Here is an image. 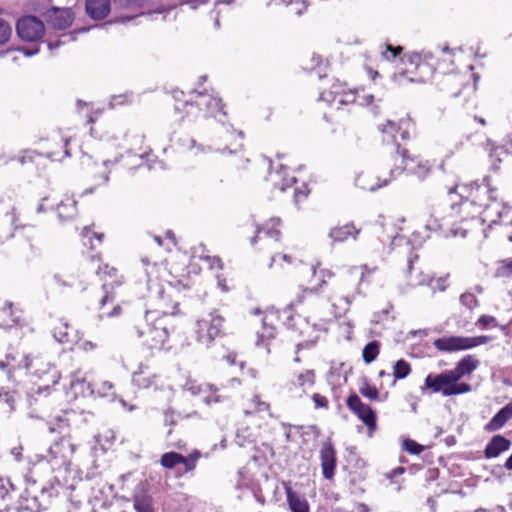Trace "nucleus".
<instances>
[{
    "label": "nucleus",
    "instance_id": "4c0bfd02",
    "mask_svg": "<svg viewBox=\"0 0 512 512\" xmlns=\"http://www.w3.org/2000/svg\"><path fill=\"white\" fill-rule=\"evenodd\" d=\"M380 344L374 340L365 345L362 351V357L365 363H372L379 355Z\"/></svg>",
    "mask_w": 512,
    "mask_h": 512
},
{
    "label": "nucleus",
    "instance_id": "ea45409f",
    "mask_svg": "<svg viewBox=\"0 0 512 512\" xmlns=\"http://www.w3.org/2000/svg\"><path fill=\"white\" fill-rule=\"evenodd\" d=\"M115 162L110 160H104L101 166L95 173V179L98 185L106 184L109 180L110 166L114 165Z\"/></svg>",
    "mask_w": 512,
    "mask_h": 512
},
{
    "label": "nucleus",
    "instance_id": "f8f14e48",
    "mask_svg": "<svg viewBox=\"0 0 512 512\" xmlns=\"http://www.w3.org/2000/svg\"><path fill=\"white\" fill-rule=\"evenodd\" d=\"M346 405L367 426L369 436H372L377 429L376 414L372 408L363 403L356 394L347 398Z\"/></svg>",
    "mask_w": 512,
    "mask_h": 512
},
{
    "label": "nucleus",
    "instance_id": "20e7f679",
    "mask_svg": "<svg viewBox=\"0 0 512 512\" xmlns=\"http://www.w3.org/2000/svg\"><path fill=\"white\" fill-rule=\"evenodd\" d=\"M397 161H395V168L390 170V179H385L381 184L373 185L369 188L371 191H375L382 186H385L393 179L396 175H399L402 171L406 170L409 173L415 175L420 180H425L432 172L433 165L429 161H423L409 156L407 149L396 146Z\"/></svg>",
    "mask_w": 512,
    "mask_h": 512
},
{
    "label": "nucleus",
    "instance_id": "bb28decb",
    "mask_svg": "<svg viewBox=\"0 0 512 512\" xmlns=\"http://www.w3.org/2000/svg\"><path fill=\"white\" fill-rule=\"evenodd\" d=\"M53 279L57 285L64 288H79L80 291L83 293L88 290V285L80 274L74 275L73 273H55L53 275Z\"/></svg>",
    "mask_w": 512,
    "mask_h": 512
},
{
    "label": "nucleus",
    "instance_id": "603ef678",
    "mask_svg": "<svg viewBox=\"0 0 512 512\" xmlns=\"http://www.w3.org/2000/svg\"><path fill=\"white\" fill-rule=\"evenodd\" d=\"M13 490L14 485L9 479L0 478V500H4Z\"/></svg>",
    "mask_w": 512,
    "mask_h": 512
},
{
    "label": "nucleus",
    "instance_id": "dca6fc26",
    "mask_svg": "<svg viewBox=\"0 0 512 512\" xmlns=\"http://www.w3.org/2000/svg\"><path fill=\"white\" fill-rule=\"evenodd\" d=\"M200 458V453L195 451L188 456H183L177 452L164 453L160 458V464L166 469H173L177 465L182 464L184 466V472L193 471L196 467V463Z\"/></svg>",
    "mask_w": 512,
    "mask_h": 512
},
{
    "label": "nucleus",
    "instance_id": "c756f323",
    "mask_svg": "<svg viewBox=\"0 0 512 512\" xmlns=\"http://www.w3.org/2000/svg\"><path fill=\"white\" fill-rule=\"evenodd\" d=\"M397 129L398 123H394L392 121H387V123L382 125L380 128L383 134V141L390 145L389 153L395 161H397L396 146L398 145L402 148L400 144L397 143Z\"/></svg>",
    "mask_w": 512,
    "mask_h": 512
},
{
    "label": "nucleus",
    "instance_id": "9d476101",
    "mask_svg": "<svg viewBox=\"0 0 512 512\" xmlns=\"http://www.w3.org/2000/svg\"><path fill=\"white\" fill-rule=\"evenodd\" d=\"M490 336L481 335L475 337L446 336L436 339L434 347L441 352H456L471 349L489 342Z\"/></svg>",
    "mask_w": 512,
    "mask_h": 512
},
{
    "label": "nucleus",
    "instance_id": "09e8293b",
    "mask_svg": "<svg viewBox=\"0 0 512 512\" xmlns=\"http://www.w3.org/2000/svg\"><path fill=\"white\" fill-rule=\"evenodd\" d=\"M66 417V411L63 412L62 415L58 416L56 418V427L55 426H50L49 427V431L50 432H59V433H64L66 430H70V429H73V426H66L65 425V421L64 418Z\"/></svg>",
    "mask_w": 512,
    "mask_h": 512
},
{
    "label": "nucleus",
    "instance_id": "58836bf2",
    "mask_svg": "<svg viewBox=\"0 0 512 512\" xmlns=\"http://www.w3.org/2000/svg\"><path fill=\"white\" fill-rule=\"evenodd\" d=\"M134 508L137 512H154L152 499L147 495H136L134 497Z\"/></svg>",
    "mask_w": 512,
    "mask_h": 512
},
{
    "label": "nucleus",
    "instance_id": "f257e3e1",
    "mask_svg": "<svg viewBox=\"0 0 512 512\" xmlns=\"http://www.w3.org/2000/svg\"><path fill=\"white\" fill-rule=\"evenodd\" d=\"M23 367L34 377L43 383L38 386L37 390L30 395V404L38 401L37 396L42 393H48L49 389L56 385L60 380L59 371L55 366L51 365L43 357L26 355L23 360Z\"/></svg>",
    "mask_w": 512,
    "mask_h": 512
},
{
    "label": "nucleus",
    "instance_id": "393cba45",
    "mask_svg": "<svg viewBox=\"0 0 512 512\" xmlns=\"http://www.w3.org/2000/svg\"><path fill=\"white\" fill-rule=\"evenodd\" d=\"M17 220L14 207L0 219V245L14 236Z\"/></svg>",
    "mask_w": 512,
    "mask_h": 512
},
{
    "label": "nucleus",
    "instance_id": "c85d7f7f",
    "mask_svg": "<svg viewBox=\"0 0 512 512\" xmlns=\"http://www.w3.org/2000/svg\"><path fill=\"white\" fill-rule=\"evenodd\" d=\"M159 377L148 371L147 365L140 364L138 370L132 375V382L135 386L147 389L153 385H157Z\"/></svg>",
    "mask_w": 512,
    "mask_h": 512
},
{
    "label": "nucleus",
    "instance_id": "49530a36",
    "mask_svg": "<svg viewBox=\"0 0 512 512\" xmlns=\"http://www.w3.org/2000/svg\"><path fill=\"white\" fill-rule=\"evenodd\" d=\"M359 392L362 396L369 400H378L379 392L375 386H371L368 382H365L360 388Z\"/></svg>",
    "mask_w": 512,
    "mask_h": 512
},
{
    "label": "nucleus",
    "instance_id": "a878e982",
    "mask_svg": "<svg viewBox=\"0 0 512 512\" xmlns=\"http://www.w3.org/2000/svg\"><path fill=\"white\" fill-rule=\"evenodd\" d=\"M512 418V401L502 407L492 418L485 424L486 432H495L500 430Z\"/></svg>",
    "mask_w": 512,
    "mask_h": 512
},
{
    "label": "nucleus",
    "instance_id": "052dcab7",
    "mask_svg": "<svg viewBox=\"0 0 512 512\" xmlns=\"http://www.w3.org/2000/svg\"><path fill=\"white\" fill-rule=\"evenodd\" d=\"M295 182H296V178L294 176H292L289 178H285L281 185L278 183H275V187L279 188L281 191H285L286 188L290 187Z\"/></svg>",
    "mask_w": 512,
    "mask_h": 512
},
{
    "label": "nucleus",
    "instance_id": "6e6d98bb",
    "mask_svg": "<svg viewBox=\"0 0 512 512\" xmlns=\"http://www.w3.org/2000/svg\"><path fill=\"white\" fill-rule=\"evenodd\" d=\"M319 292V288H306L305 290L302 291L301 294H299L296 299L294 301L291 302V306H294V305H299V304H302L303 301H304V298L307 294H313V293H318Z\"/></svg>",
    "mask_w": 512,
    "mask_h": 512
},
{
    "label": "nucleus",
    "instance_id": "338daca9",
    "mask_svg": "<svg viewBox=\"0 0 512 512\" xmlns=\"http://www.w3.org/2000/svg\"><path fill=\"white\" fill-rule=\"evenodd\" d=\"M164 421L166 424H170V425L175 424L174 414L166 412Z\"/></svg>",
    "mask_w": 512,
    "mask_h": 512
},
{
    "label": "nucleus",
    "instance_id": "c9c22d12",
    "mask_svg": "<svg viewBox=\"0 0 512 512\" xmlns=\"http://www.w3.org/2000/svg\"><path fill=\"white\" fill-rule=\"evenodd\" d=\"M321 98L327 101L337 102V104H347L355 101V95L351 92L349 93H340V86L334 85L332 90L327 92H323L321 94Z\"/></svg>",
    "mask_w": 512,
    "mask_h": 512
},
{
    "label": "nucleus",
    "instance_id": "1a4fd4ad",
    "mask_svg": "<svg viewBox=\"0 0 512 512\" xmlns=\"http://www.w3.org/2000/svg\"><path fill=\"white\" fill-rule=\"evenodd\" d=\"M458 192L459 195L480 208H487L489 201L497 199L496 190L488 183L472 182L470 184L456 185L449 190V193Z\"/></svg>",
    "mask_w": 512,
    "mask_h": 512
},
{
    "label": "nucleus",
    "instance_id": "b1692460",
    "mask_svg": "<svg viewBox=\"0 0 512 512\" xmlns=\"http://www.w3.org/2000/svg\"><path fill=\"white\" fill-rule=\"evenodd\" d=\"M511 444V441L503 435H494L485 446L484 457L486 459L496 458L508 451Z\"/></svg>",
    "mask_w": 512,
    "mask_h": 512
},
{
    "label": "nucleus",
    "instance_id": "aec40b11",
    "mask_svg": "<svg viewBox=\"0 0 512 512\" xmlns=\"http://www.w3.org/2000/svg\"><path fill=\"white\" fill-rule=\"evenodd\" d=\"M276 316L273 313H266L262 318V330L257 332V347H264L267 353H270V341L275 338L276 328L274 320Z\"/></svg>",
    "mask_w": 512,
    "mask_h": 512
},
{
    "label": "nucleus",
    "instance_id": "680f3d73",
    "mask_svg": "<svg viewBox=\"0 0 512 512\" xmlns=\"http://www.w3.org/2000/svg\"><path fill=\"white\" fill-rule=\"evenodd\" d=\"M405 472V468L403 467H396L392 469L389 473L386 474V477L390 480H392L394 477H397L399 475H402Z\"/></svg>",
    "mask_w": 512,
    "mask_h": 512
},
{
    "label": "nucleus",
    "instance_id": "e2e57ef3",
    "mask_svg": "<svg viewBox=\"0 0 512 512\" xmlns=\"http://www.w3.org/2000/svg\"><path fill=\"white\" fill-rule=\"evenodd\" d=\"M81 164L86 168H90L93 164L92 157L88 154H83L81 158Z\"/></svg>",
    "mask_w": 512,
    "mask_h": 512
},
{
    "label": "nucleus",
    "instance_id": "72a5a7b5",
    "mask_svg": "<svg viewBox=\"0 0 512 512\" xmlns=\"http://www.w3.org/2000/svg\"><path fill=\"white\" fill-rule=\"evenodd\" d=\"M71 332L72 327L64 319H59L53 327V337L59 343H72L74 339L71 335Z\"/></svg>",
    "mask_w": 512,
    "mask_h": 512
},
{
    "label": "nucleus",
    "instance_id": "39448f33",
    "mask_svg": "<svg viewBox=\"0 0 512 512\" xmlns=\"http://www.w3.org/2000/svg\"><path fill=\"white\" fill-rule=\"evenodd\" d=\"M142 344L150 349H161L169 337L164 318L154 319V313L146 312L143 323L135 327Z\"/></svg>",
    "mask_w": 512,
    "mask_h": 512
},
{
    "label": "nucleus",
    "instance_id": "4d7b16f0",
    "mask_svg": "<svg viewBox=\"0 0 512 512\" xmlns=\"http://www.w3.org/2000/svg\"><path fill=\"white\" fill-rule=\"evenodd\" d=\"M409 62L411 64H415L416 65V69H419V70L424 69V70H427V72L431 71L430 67L427 64L421 62V58H420L419 54L411 55L409 57Z\"/></svg>",
    "mask_w": 512,
    "mask_h": 512
},
{
    "label": "nucleus",
    "instance_id": "864d4df0",
    "mask_svg": "<svg viewBox=\"0 0 512 512\" xmlns=\"http://www.w3.org/2000/svg\"><path fill=\"white\" fill-rule=\"evenodd\" d=\"M312 400H313V403H314V406L316 409H319V408L327 409L329 407L328 399L319 393H314L312 395Z\"/></svg>",
    "mask_w": 512,
    "mask_h": 512
},
{
    "label": "nucleus",
    "instance_id": "f704fd0d",
    "mask_svg": "<svg viewBox=\"0 0 512 512\" xmlns=\"http://www.w3.org/2000/svg\"><path fill=\"white\" fill-rule=\"evenodd\" d=\"M287 502L292 512H309V505L305 498L286 487Z\"/></svg>",
    "mask_w": 512,
    "mask_h": 512
},
{
    "label": "nucleus",
    "instance_id": "e433bc0d",
    "mask_svg": "<svg viewBox=\"0 0 512 512\" xmlns=\"http://www.w3.org/2000/svg\"><path fill=\"white\" fill-rule=\"evenodd\" d=\"M92 414L85 411L69 410L66 411L65 421L66 426H73V428H80L81 425L89 422Z\"/></svg>",
    "mask_w": 512,
    "mask_h": 512
},
{
    "label": "nucleus",
    "instance_id": "69168bd1",
    "mask_svg": "<svg viewBox=\"0 0 512 512\" xmlns=\"http://www.w3.org/2000/svg\"><path fill=\"white\" fill-rule=\"evenodd\" d=\"M474 512H506L505 508L503 506H495L494 508L487 510V509H477Z\"/></svg>",
    "mask_w": 512,
    "mask_h": 512
},
{
    "label": "nucleus",
    "instance_id": "6ab92c4d",
    "mask_svg": "<svg viewBox=\"0 0 512 512\" xmlns=\"http://www.w3.org/2000/svg\"><path fill=\"white\" fill-rule=\"evenodd\" d=\"M319 458L323 477L327 480H332L336 469V450L330 440L322 443Z\"/></svg>",
    "mask_w": 512,
    "mask_h": 512
},
{
    "label": "nucleus",
    "instance_id": "7c9ffc66",
    "mask_svg": "<svg viewBox=\"0 0 512 512\" xmlns=\"http://www.w3.org/2000/svg\"><path fill=\"white\" fill-rule=\"evenodd\" d=\"M0 312L3 316V322L1 326L12 327L18 325L21 321L22 311L13 308V303L5 301L3 306L0 308Z\"/></svg>",
    "mask_w": 512,
    "mask_h": 512
},
{
    "label": "nucleus",
    "instance_id": "f3484780",
    "mask_svg": "<svg viewBox=\"0 0 512 512\" xmlns=\"http://www.w3.org/2000/svg\"><path fill=\"white\" fill-rule=\"evenodd\" d=\"M48 25L55 30H65L74 21L75 15L71 8L52 7L44 14Z\"/></svg>",
    "mask_w": 512,
    "mask_h": 512
},
{
    "label": "nucleus",
    "instance_id": "0e129e2a",
    "mask_svg": "<svg viewBox=\"0 0 512 512\" xmlns=\"http://www.w3.org/2000/svg\"><path fill=\"white\" fill-rule=\"evenodd\" d=\"M503 269L509 276H512V258L503 262Z\"/></svg>",
    "mask_w": 512,
    "mask_h": 512
},
{
    "label": "nucleus",
    "instance_id": "0eeeda50",
    "mask_svg": "<svg viewBox=\"0 0 512 512\" xmlns=\"http://www.w3.org/2000/svg\"><path fill=\"white\" fill-rule=\"evenodd\" d=\"M424 389H429L432 393H441L443 396H453L469 392L471 386L459 383L451 370H445L439 374H428L422 387V390Z\"/></svg>",
    "mask_w": 512,
    "mask_h": 512
},
{
    "label": "nucleus",
    "instance_id": "37998d69",
    "mask_svg": "<svg viewBox=\"0 0 512 512\" xmlns=\"http://www.w3.org/2000/svg\"><path fill=\"white\" fill-rule=\"evenodd\" d=\"M402 50L403 48L401 46L383 44L381 46V55L385 60L393 61L402 53Z\"/></svg>",
    "mask_w": 512,
    "mask_h": 512
},
{
    "label": "nucleus",
    "instance_id": "de8ad7c7",
    "mask_svg": "<svg viewBox=\"0 0 512 512\" xmlns=\"http://www.w3.org/2000/svg\"><path fill=\"white\" fill-rule=\"evenodd\" d=\"M403 448L410 454L419 455L424 447L412 439H406L403 442Z\"/></svg>",
    "mask_w": 512,
    "mask_h": 512
},
{
    "label": "nucleus",
    "instance_id": "2f4dec72",
    "mask_svg": "<svg viewBox=\"0 0 512 512\" xmlns=\"http://www.w3.org/2000/svg\"><path fill=\"white\" fill-rule=\"evenodd\" d=\"M479 365V360L472 355L463 357L451 371L460 380L465 375L471 374Z\"/></svg>",
    "mask_w": 512,
    "mask_h": 512
},
{
    "label": "nucleus",
    "instance_id": "ddd939ff",
    "mask_svg": "<svg viewBox=\"0 0 512 512\" xmlns=\"http://www.w3.org/2000/svg\"><path fill=\"white\" fill-rule=\"evenodd\" d=\"M54 495L55 490L53 487H42L40 495H32L30 491L26 490L25 493L21 495L20 506L22 509L30 512H41L47 509Z\"/></svg>",
    "mask_w": 512,
    "mask_h": 512
},
{
    "label": "nucleus",
    "instance_id": "412c9836",
    "mask_svg": "<svg viewBox=\"0 0 512 512\" xmlns=\"http://www.w3.org/2000/svg\"><path fill=\"white\" fill-rule=\"evenodd\" d=\"M418 260V255L411 254L407 259L406 268L404 270L407 284L410 287H416L428 284L431 280L428 274L423 273L421 270L415 269L414 263Z\"/></svg>",
    "mask_w": 512,
    "mask_h": 512
},
{
    "label": "nucleus",
    "instance_id": "423d86ee",
    "mask_svg": "<svg viewBox=\"0 0 512 512\" xmlns=\"http://www.w3.org/2000/svg\"><path fill=\"white\" fill-rule=\"evenodd\" d=\"M225 318L216 309L195 322L194 334L198 344L209 348L223 335Z\"/></svg>",
    "mask_w": 512,
    "mask_h": 512
},
{
    "label": "nucleus",
    "instance_id": "a19ab883",
    "mask_svg": "<svg viewBox=\"0 0 512 512\" xmlns=\"http://www.w3.org/2000/svg\"><path fill=\"white\" fill-rule=\"evenodd\" d=\"M250 404L252 406V409L246 410L245 411L246 415L267 412L270 410V404L265 401H262L261 397L259 395H254L250 400Z\"/></svg>",
    "mask_w": 512,
    "mask_h": 512
},
{
    "label": "nucleus",
    "instance_id": "8fccbe9b",
    "mask_svg": "<svg viewBox=\"0 0 512 512\" xmlns=\"http://www.w3.org/2000/svg\"><path fill=\"white\" fill-rule=\"evenodd\" d=\"M460 302L462 305L469 309H473L474 307L478 306V300L476 296L470 292L463 293L460 296Z\"/></svg>",
    "mask_w": 512,
    "mask_h": 512
},
{
    "label": "nucleus",
    "instance_id": "a211bd4d",
    "mask_svg": "<svg viewBox=\"0 0 512 512\" xmlns=\"http://www.w3.org/2000/svg\"><path fill=\"white\" fill-rule=\"evenodd\" d=\"M115 7L124 11L113 22L125 23L145 14L146 0H115Z\"/></svg>",
    "mask_w": 512,
    "mask_h": 512
},
{
    "label": "nucleus",
    "instance_id": "5701e85b",
    "mask_svg": "<svg viewBox=\"0 0 512 512\" xmlns=\"http://www.w3.org/2000/svg\"><path fill=\"white\" fill-rule=\"evenodd\" d=\"M360 232L361 228H357L354 223L350 222L331 228L328 237L332 243H343L349 239L357 240Z\"/></svg>",
    "mask_w": 512,
    "mask_h": 512
},
{
    "label": "nucleus",
    "instance_id": "c03bdc74",
    "mask_svg": "<svg viewBox=\"0 0 512 512\" xmlns=\"http://www.w3.org/2000/svg\"><path fill=\"white\" fill-rule=\"evenodd\" d=\"M297 384L299 387H312L315 384L314 370H306L300 373L297 377Z\"/></svg>",
    "mask_w": 512,
    "mask_h": 512
},
{
    "label": "nucleus",
    "instance_id": "3c124183",
    "mask_svg": "<svg viewBox=\"0 0 512 512\" xmlns=\"http://www.w3.org/2000/svg\"><path fill=\"white\" fill-rule=\"evenodd\" d=\"M0 402L7 404L11 411L14 410L16 403L15 392L0 391Z\"/></svg>",
    "mask_w": 512,
    "mask_h": 512
},
{
    "label": "nucleus",
    "instance_id": "bf43d9fd",
    "mask_svg": "<svg viewBox=\"0 0 512 512\" xmlns=\"http://www.w3.org/2000/svg\"><path fill=\"white\" fill-rule=\"evenodd\" d=\"M319 273L320 283L316 288H319L320 290L322 286L326 284V280L331 279L334 276V273L328 269H320Z\"/></svg>",
    "mask_w": 512,
    "mask_h": 512
},
{
    "label": "nucleus",
    "instance_id": "473e14b6",
    "mask_svg": "<svg viewBox=\"0 0 512 512\" xmlns=\"http://www.w3.org/2000/svg\"><path fill=\"white\" fill-rule=\"evenodd\" d=\"M58 218L61 221H68L77 215V202L73 198L67 197L56 207Z\"/></svg>",
    "mask_w": 512,
    "mask_h": 512
},
{
    "label": "nucleus",
    "instance_id": "5fc2aeb1",
    "mask_svg": "<svg viewBox=\"0 0 512 512\" xmlns=\"http://www.w3.org/2000/svg\"><path fill=\"white\" fill-rule=\"evenodd\" d=\"M477 325L481 326L482 328H487L490 326L496 327L497 326V320L495 317L490 315H482L479 317L477 321Z\"/></svg>",
    "mask_w": 512,
    "mask_h": 512
},
{
    "label": "nucleus",
    "instance_id": "9b49d317",
    "mask_svg": "<svg viewBox=\"0 0 512 512\" xmlns=\"http://www.w3.org/2000/svg\"><path fill=\"white\" fill-rule=\"evenodd\" d=\"M111 285L104 283L101 287H94L85 295V301L95 308L102 310V316L113 317L121 313V307L114 305L112 310L104 311L107 304H114L115 295L111 291Z\"/></svg>",
    "mask_w": 512,
    "mask_h": 512
},
{
    "label": "nucleus",
    "instance_id": "774afa93",
    "mask_svg": "<svg viewBox=\"0 0 512 512\" xmlns=\"http://www.w3.org/2000/svg\"><path fill=\"white\" fill-rule=\"evenodd\" d=\"M504 467L507 470H512V454L506 459Z\"/></svg>",
    "mask_w": 512,
    "mask_h": 512
},
{
    "label": "nucleus",
    "instance_id": "2eb2a0df",
    "mask_svg": "<svg viewBox=\"0 0 512 512\" xmlns=\"http://www.w3.org/2000/svg\"><path fill=\"white\" fill-rule=\"evenodd\" d=\"M44 24L35 16H26L18 20L16 31L18 36L25 41H36L44 34Z\"/></svg>",
    "mask_w": 512,
    "mask_h": 512
},
{
    "label": "nucleus",
    "instance_id": "7ed1b4c3",
    "mask_svg": "<svg viewBox=\"0 0 512 512\" xmlns=\"http://www.w3.org/2000/svg\"><path fill=\"white\" fill-rule=\"evenodd\" d=\"M183 106L187 109L186 115L195 118L202 110L205 112V117H213L220 122H223L226 116L221 99L206 92L193 91L190 99L183 101Z\"/></svg>",
    "mask_w": 512,
    "mask_h": 512
},
{
    "label": "nucleus",
    "instance_id": "a18cd8bd",
    "mask_svg": "<svg viewBox=\"0 0 512 512\" xmlns=\"http://www.w3.org/2000/svg\"><path fill=\"white\" fill-rule=\"evenodd\" d=\"M414 128V123L411 119H401L398 123L397 134L400 135L402 140L410 138V131Z\"/></svg>",
    "mask_w": 512,
    "mask_h": 512
},
{
    "label": "nucleus",
    "instance_id": "4468645a",
    "mask_svg": "<svg viewBox=\"0 0 512 512\" xmlns=\"http://www.w3.org/2000/svg\"><path fill=\"white\" fill-rule=\"evenodd\" d=\"M52 142L55 146L47 149L43 153H38L35 150L25 151V155L20 159L21 163H25L26 159L32 160L33 155H44L52 161H61L62 159L70 156L68 149L69 140L67 138L57 134L52 138Z\"/></svg>",
    "mask_w": 512,
    "mask_h": 512
},
{
    "label": "nucleus",
    "instance_id": "cd10ccee",
    "mask_svg": "<svg viewBox=\"0 0 512 512\" xmlns=\"http://www.w3.org/2000/svg\"><path fill=\"white\" fill-rule=\"evenodd\" d=\"M110 0H86L85 10L87 15L94 20L104 19L110 12Z\"/></svg>",
    "mask_w": 512,
    "mask_h": 512
},
{
    "label": "nucleus",
    "instance_id": "79ce46f5",
    "mask_svg": "<svg viewBox=\"0 0 512 512\" xmlns=\"http://www.w3.org/2000/svg\"><path fill=\"white\" fill-rule=\"evenodd\" d=\"M411 373V366L410 364L400 359L397 362H395L393 366V376L395 379H404Z\"/></svg>",
    "mask_w": 512,
    "mask_h": 512
},
{
    "label": "nucleus",
    "instance_id": "13d9d810",
    "mask_svg": "<svg viewBox=\"0 0 512 512\" xmlns=\"http://www.w3.org/2000/svg\"><path fill=\"white\" fill-rule=\"evenodd\" d=\"M96 273L97 274H105V275H108L110 277H113V276H116L117 274V269L114 268V267H109L108 264H104V265H100L98 266V268L96 269Z\"/></svg>",
    "mask_w": 512,
    "mask_h": 512
},
{
    "label": "nucleus",
    "instance_id": "6e6552de",
    "mask_svg": "<svg viewBox=\"0 0 512 512\" xmlns=\"http://www.w3.org/2000/svg\"><path fill=\"white\" fill-rule=\"evenodd\" d=\"M77 447L71 437L65 435L51 444L43 458L50 465L52 471H67Z\"/></svg>",
    "mask_w": 512,
    "mask_h": 512
},
{
    "label": "nucleus",
    "instance_id": "f03ea898",
    "mask_svg": "<svg viewBox=\"0 0 512 512\" xmlns=\"http://www.w3.org/2000/svg\"><path fill=\"white\" fill-rule=\"evenodd\" d=\"M360 282L361 278L357 280L352 274L337 280L329 296L336 318L344 316L350 310L356 296L361 293Z\"/></svg>",
    "mask_w": 512,
    "mask_h": 512
},
{
    "label": "nucleus",
    "instance_id": "4be33fe9",
    "mask_svg": "<svg viewBox=\"0 0 512 512\" xmlns=\"http://www.w3.org/2000/svg\"><path fill=\"white\" fill-rule=\"evenodd\" d=\"M281 220L279 218H272L266 222L262 227H258L256 235L251 239V244L255 245L257 240H271L278 242L281 237V232L278 229Z\"/></svg>",
    "mask_w": 512,
    "mask_h": 512
}]
</instances>
